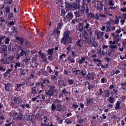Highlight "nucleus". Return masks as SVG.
<instances>
[{
    "instance_id": "nucleus-47",
    "label": "nucleus",
    "mask_w": 126,
    "mask_h": 126,
    "mask_svg": "<svg viewBox=\"0 0 126 126\" xmlns=\"http://www.w3.org/2000/svg\"><path fill=\"white\" fill-rule=\"evenodd\" d=\"M120 10L122 12H125L126 11V7L121 9Z\"/></svg>"
},
{
    "instance_id": "nucleus-52",
    "label": "nucleus",
    "mask_w": 126,
    "mask_h": 126,
    "mask_svg": "<svg viewBox=\"0 0 126 126\" xmlns=\"http://www.w3.org/2000/svg\"><path fill=\"white\" fill-rule=\"evenodd\" d=\"M55 86L54 85H51L50 88V90H53V89L54 88Z\"/></svg>"
},
{
    "instance_id": "nucleus-51",
    "label": "nucleus",
    "mask_w": 126,
    "mask_h": 126,
    "mask_svg": "<svg viewBox=\"0 0 126 126\" xmlns=\"http://www.w3.org/2000/svg\"><path fill=\"white\" fill-rule=\"evenodd\" d=\"M6 69L5 68H3V67L1 66L0 67V70L2 71H4Z\"/></svg>"
},
{
    "instance_id": "nucleus-28",
    "label": "nucleus",
    "mask_w": 126,
    "mask_h": 126,
    "mask_svg": "<svg viewBox=\"0 0 126 126\" xmlns=\"http://www.w3.org/2000/svg\"><path fill=\"white\" fill-rule=\"evenodd\" d=\"M65 121L68 124H70L72 123V122L68 119H66L65 120Z\"/></svg>"
},
{
    "instance_id": "nucleus-16",
    "label": "nucleus",
    "mask_w": 126,
    "mask_h": 126,
    "mask_svg": "<svg viewBox=\"0 0 126 126\" xmlns=\"http://www.w3.org/2000/svg\"><path fill=\"white\" fill-rule=\"evenodd\" d=\"M119 17L121 19H123L125 20L126 19V14H123L122 15V16H120Z\"/></svg>"
},
{
    "instance_id": "nucleus-12",
    "label": "nucleus",
    "mask_w": 126,
    "mask_h": 126,
    "mask_svg": "<svg viewBox=\"0 0 126 126\" xmlns=\"http://www.w3.org/2000/svg\"><path fill=\"white\" fill-rule=\"evenodd\" d=\"M121 103L119 101H118L117 102L116 106L115 107V109L116 110H118L120 108V105Z\"/></svg>"
},
{
    "instance_id": "nucleus-13",
    "label": "nucleus",
    "mask_w": 126,
    "mask_h": 126,
    "mask_svg": "<svg viewBox=\"0 0 126 126\" xmlns=\"http://www.w3.org/2000/svg\"><path fill=\"white\" fill-rule=\"evenodd\" d=\"M39 53L41 55V57L44 59V60H46V56L45 54H44L43 53H42L41 51L39 52Z\"/></svg>"
},
{
    "instance_id": "nucleus-11",
    "label": "nucleus",
    "mask_w": 126,
    "mask_h": 126,
    "mask_svg": "<svg viewBox=\"0 0 126 126\" xmlns=\"http://www.w3.org/2000/svg\"><path fill=\"white\" fill-rule=\"evenodd\" d=\"M96 7L97 9L101 10L103 8V6L102 4L100 3L98 4Z\"/></svg>"
},
{
    "instance_id": "nucleus-26",
    "label": "nucleus",
    "mask_w": 126,
    "mask_h": 126,
    "mask_svg": "<svg viewBox=\"0 0 126 126\" xmlns=\"http://www.w3.org/2000/svg\"><path fill=\"white\" fill-rule=\"evenodd\" d=\"M116 18L115 19V22H114V24H117L119 22V19L117 16H116Z\"/></svg>"
},
{
    "instance_id": "nucleus-40",
    "label": "nucleus",
    "mask_w": 126,
    "mask_h": 126,
    "mask_svg": "<svg viewBox=\"0 0 126 126\" xmlns=\"http://www.w3.org/2000/svg\"><path fill=\"white\" fill-rule=\"evenodd\" d=\"M89 24L88 23H86V25L84 26V27L85 29H88L89 28Z\"/></svg>"
},
{
    "instance_id": "nucleus-10",
    "label": "nucleus",
    "mask_w": 126,
    "mask_h": 126,
    "mask_svg": "<svg viewBox=\"0 0 126 126\" xmlns=\"http://www.w3.org/2000/svg\"><path fill=\"white\" fill-rule=\"evenodd\" d=\"M7 60V58L6 59H4L3 60H1V63L2 64H4L6 63L9 64V62H8V60Z\"/></svg>"
},
{
    "instance_id": "nucleus-4",
    "label": "nucleus",
    "mask_w": 126,
    "mask_h": 126,
    "mask_svg": "<svg viewBox=\"0 0 126 126\" xmlns=\"http://www.w3.org/2000/svg\"><path fill=\"white\" fill-rule=\"evenodd\" d=\"M86 40L84 41L81 40H79L76 42L77 45L79 47H81L82 46L83 44L84 43V42H86L87 41V39L86 38H85Z\"/></svg>"
},
{
    "instance_id": "nucleus-25",
    "label": "nucleus",
    "mask_w": 126,
    "mask_h": 126,
    "mask_svg": "<svg viewBox=\"0 0 126 126\" xmlns=\"http://www.w3.org/2000/svg\"><path fill=\"white\" fill-rule=\"evenodd\" d=\"M114 99L113 97H110L109 98V101L110 103H112L113 102Z\"/></svg>"
},
{
    "instance_id": "nucleus-54",
    "label": "nucleus",
    "mask_w": 126,
    "mask_h": 126,
    "mask_svg": "<svg viewBox=\"0 0 126 126\" xmlns=\"http://www.w3.org/2000/svg\"><path fill=\"white\" fill-rule=\"evenodd\" d=\"M120 23L121 25H123V23L125 22V20L122 19L120 21Z\"/></svg>"
},
{
    "instance_id": "nucleus-48",
    "label": "nucleus",
    "mask_w": 126,
    "mask_h": 126,
    "mask_svg": "<svg viewBox=\"0 0 126 126\" xmlns=\"http://www.w3.org/2000/svg\"><path fill=\"white\" fill-rule=\"evenodd\" d=\"M57 120L58 121V122L59 124H61L63 122V121L62 120L59 119H58Z\"/></svg>"
},
{
    "instance_id": "nucleus-15",
    "label": "nucleus",
    "mask_w": 126,
    "mask_h": 126,
    "mask_svg": "<svg viewBox=\"0 0 126 126\" xmlns=\"http://www.w3.org/2000/svg\"><path fill=\"white\" fill-rule=\"evenodd\" d=\"M67 16L68 18H73V14L71 13H68L67 14Z\"/></svg>"
},
{
    "instance_id": "nucleus-39",
    "label": "nucleus",
    "mask_w": 126,
    "mask_h": 126,
    "mask_svg": "<svg viewBox=\"0 0 126 126\" xmlns=\"http://www.w3.org/2000/svg\"><path fill=\"white\" fill-rule=\"evenodd\" d=\"M9 39L8 38H7L5 40V43L6 44H8L9 43Z\"/></svg>"
},
{
    "instance_id": "nucleus-5",
    "label": "nucleus",
    "mask_w": 126,
    "mask_h": 126,
    "mask_svg": "<svg viewBox=\"0 0 126 126\" xmlns=\"http://www.w3.org/2000/svg\"><path fill=\"white\" fill-rule=\"evenodd\" d=\"M115 41H110L109 42V43L110 44L109 47L112 49H116L117 48L116 46L115 45Z\"/></svg>"
},
{
    "instance_id": "nucleus-62",
    "label": "nucleus",
    "mask_w": 126,
    "mask_h": 126,
    "mask_svg": "<svg viewBox=\"0 0 126 126\" xmlns=\"http://www.w3.org/2000/svg\"><path fill=\"white\" fill-rule=\"evenodd\" d=\"M103 68H106L108 67V64L106 65H102L101 66Z\"/></svg>"
},
{
    "instance_id": "nucleus-38",
    "label": "nucleus",
    "mask_w": 126,
    "mask_h": 126,
    "mask_svg": "<svg viewBox=\"0 0 126 126\" xmlns=\"http://www.w3.org/2000/svg\"><path fill=\"white\" fill-rule=\"evenodd\" d=\"M92 102V100L90 98L87 99V103L88 104H90Z\"/></svg>"
},
{
    "instance_id": "nucleus-27",
    "label": "nucleus",
    "mask_w": 126,
    "mask_h": 126,
    "mask_svg": "<svg viewBox=\"0 0 126 126\" xmlns=\"http://www.w3.org/2000/svg\"><path fill=\"white\" fill-rule=\"evenodd\" d=\"M5 38V37L3 36H0V44H1L2 43V40Z\"/></svg>"
},
{
    "instance_id": "nucleus-35",
    "label": "nucleus",
    "mask_w": 126,
    "mask_h": 126,
    "mask_svg": "<svg viewBox=\"0 0 126 126\" xmlns=\"http://www.w3.org/2000/svg\"><path fill=\"white\" fill-rule=\"evenodd\" d=\"M109 4H110V8H112V7H111V6H112L114 5V4L113 2V1H110Z\"/></svg>"
},
{
    "instance_id": "nucleus-7",
    "label": "nucleus",
    "mask_w": 126,
    "mask_h": 126,
    "mask_svg": "<svg viewBox=\"0 0 126 126\" xmlns=\"http://www.w3.org/2000/svg\"><path fill=\"white\" fill-rule=\"evenodd\" d=\"M11 100L12 103L15 104L17 102L18 98L15 96H13L11 97Z\"/></svg>"
},
{
    "instance_id": "nucleus-41",
    "label": "nucleus",
    "mask_w": 126,
    "mask_h": 126,
    "mask_svg": "<svg viewBox=\"0 0 126 126\" xmlns=\"http://www.w3.org/2000/svg\"><path fill=\"white\" fill-rule=\"evenodd\" d=\"M33 76L34 75L33 74H32L28 78L29 79H31L33 78Z\"/></svg>"
},
{
    "instance_id": "nucleus-2",
    "label": "nucleus",
    "mask_w": 126,
    "mask_h": 126,
    "mask_svg": "<svg viewBox=\"0 0 126 126\" xmlns=\"http://www.w3.org/2000/svg\"><path fill=\"white\" fill-rule=\"evenodd\" d=\"M10 114V116L14 120L17 119H21L23 117V115L19 113L18 115L17 113L15 112L14 111L11 112Z\"/></svg>"
},
{
    "instance_id": "nucleus-20",
    "label": "nucleus",
    "mask_w": 126,
    "mask_h": 126,
    "mask_svg": "<svg viewBox=\"0 0 126 126\" xmlns=\"http://www.w3.org/2000/svg\"><path fill=\"white\" fill-rule=\"evenodd\" d=\"M53 49L52 48L51 49H49L48 50V54L51 55L52 54L53 52Z\"/></svg>"
},
{
    "instance_id": "nucleus-31",
    "label": "nucleus",
    "mask_w": 126,
    "mask_h": 126,
    "mask_svg": "<svg viewBox=\"0 0 126 126\" xmlns=\"http://www.w3.org/2000/svg\"><path fill=\"white\" fill-rule=\"evenodd\" d=\"M68 81L69 85L72 84L74 83L73 80L71 79L68 80Z\"/></svg>"
},
{
    "instance_id": "nucleus-30",
    "label": "nucleus",
    "mask_w": 126,
    "mask_h": 126,
    "mask_svg": "<svg viewBox=\"0 0 126 126\" xmlns=\"http://www.w3.org/2000/svg\"><path fill=\"white\" fill-rule=\"evenodd\" d=\"M20 63H16V66H15L14 67L16 69L17 68V67H19L20 66Z\"/></svg>"
},
{
    "instance_id": "nucleus-6",
    "label": "nucleus",
    "mask_w": 126,
    "mask_h": 126,
    "mask_svg": "<svg viewBox=\"0 0 126 126\" xmlns=\"http://www.w3.org/2000/svg\"><path fill=\"white\" fill-rule=\"evenodd\" d=\"M103 32L99 31L97 32V39L100 40H103L102 36L103 34Z\"/></svg>"
},
{
    "instance_id": "nucleus-8",
    "label": "nucleus",
    "mask_w": 126,
    "mask_h": 126,
    "mask_svg": "<svg viewBox=\"0 0 126 126\" xmlns=\"http://www.w3.org/2000/svg\"><path fill=\"white\" fill-rule=\"evenodd\" d=\"M14 57H10L9 58H7V60L9 62V63H13L14 62L15 60H14Z\"/></svg>"
},
{
    "instance_id": "nucleus-64",
    "label": "nucleus",
    "mask_w": 126,
    "mask_h": 126,
    "mask_svg": "<svg viewBox=\"0 0 126 126\" xmlns=\"http://www.w3.org/2000/svg\"><path fill=\"white\" fill-rule=\"evenodd\" d=\"M105 80V79L104 78H101V81L102 83H104Z\"/></svg>"
},
{
    "instance_id": "nucleus-46",
    "label": "nucleus",
    "mask_w": 126,
    "mask_h": 126,
    "mask_svg": "<svg viewBox=\"0 0 126 126\" xmlns=\"http://www.w3.org/2000/svg\"><path fill=\"white\" fill-rule=\"evenodd\" d=\"M99 15L100 17H106V15L103 14H100Z\"/></svg>"
},
{
    "instance_id": "nucleus-14",
    "label": "nucleus",
    "mask_w": 126,
    "mask_h": 126,
    "mask_svg": "<svg viewBox=\"0 0 126 126\" xmlns=\"http://www.w3.org/2000/svg\"><path fill=\"white\" fill-rule=\"evenodd\" d=\"M65 6L66 8H67L68 10L71 9L72 7V6L69 3L66 4Z\"/></svg>"
},
{
    "instance_id": "nucleus-29",
    "label": "nucleus",
    "mask_w": 126,
    "mask_h": 126,
    "mask_svg": "<svg viewBox=\"0 0 126 126\" xmlns=\"http://www.w3.org/2000/svg\"><path fill=\"white\" fill-rule=\"evenodd\" d=\"M32 93L34 94H36V88L35 87H33L32 88Z\"/></svg>"
},
{
    "instance_id": "nucleus-42",
    "label": "nucleus",
    "mask_w": 126,
    "mask_h": 126,
    "mask_svg": "<svg viewBox=\"0 0 126 126\" xmlns=\"http://www.w3.org/2000/svg\"><path fill=\"white\" fill-rule=\"evenodd\" d=\"M94 15L92 13H90L88 15V16L90 17H93L94 18Z\"/></svg>"
},
{
    "instance_id": "nucleus-21",
    "label": "nucleus",
    "mask_w": 126,
    "mask_h": 126,
    "mask_svg": "<svg viewBox=\"0 0 126 126\" xmlns=\"http://www.w3.org/2000/svg\"><path fill=\"white\" fill-rule=\"evenodd\" d=\"M40 95H39V94H38V96H36V97H34L32 99V101H35L36 100L38 99L39 97H40Z\"/></svg>"
},
{
    "instance_id": "nucleus-3",
    "label": "nucleus",
    "mask_w": 126,
    "mask_h": 126,
    "mask_svg": "<svg viewBox=\"0 0 126 126\" xmlns=\"http://www.w3.org/2000/svg\"><path fill=\"white\" fill-rule=\"evenodd\" d=\"M89 59V58L87 56L82 57L81 59L79 60V63L80 64L83 63V65L84 66H86L87 62Z\"/></svg>"
},
{
    "instance_id": "nucleus-49",
    "label": "nucleus",
    "mask_w": 126,
    "mask_h": 126,
    "mask_svg": "<svg viewBox=\"0 0 126 126\" xmlns=\"http://www.w3.org/2000/svg\"><path fill=\"white\" fill-rule=\"evenodd\" d=\"M79 25H80V26H81V27L82 28V29H79V31H82V28L83 27V24H82V23H80Z\"/></svg>"
},
{
    "instance_id": "nucleus-9",
    "label": "nucleus",
    "mask_w": 126,
    "mask_h": 126,
    "mask_svg": "<svg viewBox=\"0 0 126 126\" xmlns=\"http://www.w3.org/2000/svg\"><path fill=\"white\" fill-rule=\"evenodd\" d=\"M24 53L25 52L23 50H21L20 54H16V55L17 56L16 58L17 59H19L20 57L23 56L24 55Z\"/></svg>"
},
{
    "instance_id": "nucleus-55",
    "label": "nucleus",
    "mask_w": 126,
    "mask_h": 126,
    "mask_svg": "<svg viewBox=\"0 0 126 126\" xmlns=\"http://www.w3.org/2000/svg\"><path fill=\"white\" fill-rule=\"evenodd\" d=\"M120 73V71L119 70H116L115 71V74H117Z\"/></svg>"
},
{
    "instance_id": "nucleus-56",
    "label": "nucleus",
    "mask_w": 126,
    "mask_h": 126,
    "mask_svg": "<svg viewBox=\"0 0 126 126\" xmlns=\"http://www.w3.org/2000/svg\"><path fill=\"white\" fill-rule=\"evenodd\" d=\"M38 84L39 85H40L41 86V87H42L41 88H42L44 86V85H43V84H42V83H41V82L40 83L38 82Z\"/></svg>"
},
{
    "instance_id": "nucleus-18",
    "label": "nucleus",
    "mask_w": 126,
    "mask_h": 126,
    "mask_svg": "<svg viewBox=\"0 0 126 126\" xmlns=\"http://www.w3.org/2000/svg\"><path fill=\"white\" fill-rule=\"evenodd\" d=\"M5 9L6 11V13H9L10 12V7L8 6H7L6 7H5Z\"/></svg>"
},
{
    "instance_id": "nucleus-57",
    "label": "nucleus",
    "mask_w": 126,
    "mask_h": 126,
    "mask_svg": "<svg viewBox=\"0 0 126 126\" xmlns=\"http://www.w3.org/2000/svg\"><path fill=\"white\" fill-rule=\"evenodd\" d=\"M120 58L122 60H123L125 59V56L124 55L121 56Z\"/></svg>"
},
{
    "instance_id": "nucleus-1",
    "label": "nucleus",
    "mask_w": 126,
    "mask_h": 126,
    "mask_svg": "<svg viewBox=\"0 0 126 126\" xmlns=\"http://www.w3.org/2000/svg\"><path fill=\"white\" fill-rule=\"evenodd\" d=\"M69 32L68 31H66L64 32L63 37L62 38L61 42L62 43L66 45L67 42H69L70 43L72 42V38L69 37Z\"/></svg>"
},
{
    "instance_id": "nucleus-53",
    "label": "nucleus",
    "mask_w": 126,
    "mask_h": 126,
    "mask_svg": "<svg viewBox=\"0 0 126 126\" xmlns=\"http://www.w3.org/2000/svg\"><path fill=\"white\" fill-rule=\"evenodd\" d=\"M121 32V31L119 29H117L116 31V32L117 33H119L120 32Z\"/></svg>"
},
{
    "instance_id": "nucleus-60",
    "label": "nucleus",
    "mask_w": 126,
    "mask_h": 126,
    "mask_svg": "<svg viewBox=\"0 0 126 126\" xmlns=\"http://www.w3.org/2000/svg\"><path fill=\"white\" fill-rule=\"evenodd\" d=\"M24 62H26V63H29V60L28 59L24 60Z\"/></svg>"
},
{
    "instance_id": "nucleus-61",
    "label": "nucleus",
    "mask_w": 126,
    "mask_h": 126,
    "mask_svg": "<svg viewBox=\"0 0 126 126\" xmlns=\"http://www.w3.org/2000/svg\"><path fill=\"white\" fill-rule=\"evenodd\" d=\"M107 107H109L110 108H112L113 107V105L112 104H109Z\"/></svg>"
},
{
    "instance_id": "nucleus-44",
    "label": "nucleus",
    "mask_w": 126,
    "mask_h": 126,
    "mask_svg": "<svg viewBox=\"0 0 126 126\" xmlns=\"http://www.w3.org/2000/svg\"><path fill=\"white\" fill-rule=\"evenodd\" d=\"M65 12L64 10H61V14L63 16H64L65 14Z\"/></svg>"
},
{
    "instance_id": "nucleus-24",
    "label": "nucleus",
    "mask_w": 126,
    "mask_h": 126,
    "mask_svg": "<svg viewBox=\"0 0 126 126\" xmlns=\"http://www.w3.org/2000/svg\"><path fill=\"white\" fill-rule=\"evenodd\" d=\"M108 47V46L107 45H103L102 47V49L103 50H104L105 49L107 51V50Z\"/></svg>"
},
{
    "instance_id": "nucleus-50",
    "label": "nucleus",
    "mask_w": 126,
    "mask_h": 126,
    "mask_svg": "<svg viewBox=\"0 0 126 126\" xmlns=\"http://www.w3.org/2000/svg\"><path fill=\"white\" fill-rule=\"evenodd\" d=\"M39 95H40V97H39V98H40L41 97H42V98L43 99H45V96H43V95L42 94H39Z\"/></svg>"
},
{
    "instance_id": "nucleus-22",
    "label": "nucleus",
    "mask_w": 126,
    "mask_h": 126,
    "mask_svg": "<svg viewBox=\"0 0 126 126\" xmlns=\"http://www.w3.org/2000/svg\"><path fill=\"white\" fill-rule=\"evenodd\" d=\"M99 91L97 93L99 96H100L103 94V91L101 89H99Z\"/></svg>"
},
{
    "instance_id": "nucleus-36",
    "label": "nucleus",
    "mask_w": 126,
    "mask_h": 126,
    "mask_svg": "<svg viewBox=\"0 0 126 126\" xmlns=\"http://www.w3.org/2000/svg\"><path fill=\"white\" fill-rule=\"evenodd\" d=\"M66 56V54H63L61 55L60 56V58L62 59L63 58L65 57Z\"/></svg>"
},
{
    "instance_id": "nucleus-59",
    "label": "nucleus",
    "mask_w": 126,
    "mask_h": 126,
    "mask_svg": "<svg viewBox=\"0 0 126 126\" xmlns=\"http://www.w3.org/2000/svg\"><path fill=\"white\" fill-rule=\"evenodd\" d=\"M103 116V119H105L107 117L104 114H103L102 115Z\"/></svg>"
},
{
    "instance_id": "nucleus-37",
    "label": "nucleus",
    "mask_w": 126,
    "mask_h": 126,
    "mask_svg": "<svg viewBox=\"0 0 126 126\" xmlns=\"http://www.w3.org/2000/svg\"><path fill=\"white\" fill-rule=\"evenodd\" d=\"M62 26V24L60 23H59L57 25V28L58 29H60Z\"/></svg>"
},
{
    "instance_id": "nucleus-43",
    "label": "nucleus",
    "mask_w": 126,
    "mask_h": 126,
    "mask_svg": "<svg viewBox=\"0 0 126 126\" xmlns=\"http://www.w3.org/2000/svg\"><path fill=\"white\" fill-rule=\"evenodd\" d=\"M62 92L63 94H65L66 93H68L65 90V89H64L62 90Z\"/></svg>"
},
{
    "instance_id": "nucleus-32",
    "label": "nucleus",
    "mask_w": 126,
    "mask_h": 126,
    "mask_svg": "<svg viewBox=\"0 0 126 126\" xmlns=\"http://www.w3.org/2000/svg\"><path fill=\"white\" fill-rule=\"evenodd\" d=\"M99 17V16L97 14V13H96L95 15H94V18H95V19H98Z\"/></svg>"
},
{
    "instance_id": "nucleus-19",
    "label": "nucleus",
    "mask_w": 126,
    "mask_h": 126,
    "mask_svg": "<svg viewBox=\"0 0 126 126\" xmlns=\"http://www.w3.org/2000/svg\"><path fill=\"white\" fill-rule=\"evenodd\" d=\"M11 86V84H7L5 85V89L8 91L9 90V88Z\"/></svg>"
},
{
    "instance_id": "nucleus-23",
    "label": "nucleus",
    "mask_w": 126,
    "mask_h": 126,
    "mask_svg": "<svg viewBox=\"0 0 126 126\" xmlns=\"http://www.w3.org/2000/svg\"><path fill=\"white\" fill-rule=\"evenodd\" d=\"M87 84L88 85V89L89 90H90V89H91L92 88H93V86L92 85H90L89 83H86L85 84V85H86Z\"/></svg>"
},
{
    "instance_id": "nucleus-58",
    "label": "nucleus",
    "mask_w": 126,
    "mask_h": 126,
    "mask_svg": "<svg viewBox=\"0 0 126 126\" xmlns=\"http://www.w3.org/2000/svg\"><path fill=\"white\" fill-rule=\"evenodd\" d=\"M23 84H20L17 85V88H19L22 86Z\"/></svg>"
},
{
    "instance_id": "nucleus-34",
    "label": "nucleus",
    "mask_w": 126,
    "mask_h": 126,
    "mask_svg": "<svg viewBox=\"0 0 126 126\" xmlns=\"http://www.w3.org/2000/svg\"><path fill=\"white\" fill-rule=\"evenodd\" d=\"M55 107L54 104H52V105L51 109L52 111H53L55 109Z\"/></svg>"
},
{
    "instance_id": "nucleus-45",
    "label": "nucleus",
    "mask_w": 126,
    "mask_h": 126,
    "mask_svg": "<svg viewBox=\"0 0 126 126\" xmlns=\"http://www.w3.org/2000/svg\"><path fill=\"white\" fill-rule=\"evenodd\" d=\"M81 73L83 76H85L86 74V72L85 71H81Z\"/></svg>"
},
{
    "instance_id": "nucleus-63",
    "label": "nucleus",
    "mask_w": 126,
    "mask_h": 126,
    "mask_svg": "<svg viewBox=\"0 0 126 126\" xmlns=\"http://www.w3.org/2000/svg\"><path fill=\"white\" fill-rule=\"evenodd\" d=\"M71 47V45H69L68 47L67 48V49L69 51L70 50V47Z\"/></svg>"
},
{
    "instance_id": "nucleus-17",
    "label": "nucleus",
    "mask_w": 126,
    "mask_h": 126,
    "mask_svg": "<svg viewBox=\"0 0 126 126\" xmlns=\"http://www.w3.org/2000/svg\"><path fill=\"white\" fill-rule=\"evenodd\" d=\"M54 93L53 90H49L48 91V92L47 93V94H48L50 96H51Z\"/></svg>"
},
{
    "instance_id": "nucleus-33",
    "label": "nucleus",
    "mask_w": 126,
    "mask_h": 126,
    "mask_svg": "<svg viewBox=\"0 0 126 126\" xmlns=\"http://www.w3.org/2000/svg\"><path fill=\"white\" fill-rule=\"evenodd\" d=\"M9 122L8 120L7 121L6 123L5 124L6 126H10L11 125V122L9 123Z\"/></svg>"
}]
</instances>
